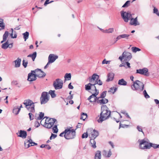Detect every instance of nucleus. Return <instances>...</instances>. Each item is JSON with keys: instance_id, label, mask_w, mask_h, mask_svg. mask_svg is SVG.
<instances>
[{"instance_id": "f257e3e1", "label": "nucleus", "mask_w": 159, "mask_h": 159, "mask_svg": "<svg viewBox=\"0 0 159 159\" xmlns=\"http://www.w3.org/2000/svg\"><path fill=\"white\" fill-rule=\"evenodd\" d=\"M111 115V111L106 105H102L101 107L100 117L98 120L99 123H102L109 118Z\"/></svg>"}, {"instance_id": "f03ea898", "label": "nucleus", "mask_w": 159, "mask_h": 159, "mask_svg": "<svg viewBox=\"0 0 159 159\" xmlns=\"http://www.w3.org/2000/svg\"><path fill=\"white\" fill-rule=\"evenodd\" d=\"M144 85L143 83L139 80H136L133 82V84L131 85V88L134 90H140L141 91L144 89Z\"/></svg>"}, {"instance_id": "7ed1b4c3", "label": "nucleus", "mask_w": 159, "mask_h": 159, "mask_svg": "<svg viewBox=\"0 0 159 159\" xmlns=\"http://www.w3.org/2000/svg\"><path fill=\"white\" fill-rule=\"evenodd\" d=\"M23 104L25 105L26 109L30 112H35L34 104L32 101L30 99L25 100Z\"/></svg>"}, {"instance_id": "20e7f679", "label": "nucleus", "mask_w": 159, "mask_h": 159, "mask_svg": "<svg viewBox=\"0 0 159 159\" xmlns=\"http://www.w3.org/2000/svg\"><path fill=\"white\" fill-rule=\"evenodd\" d=\"M44 118H46L44 123L45 127L48 129H50L55 124L57 125V122L56 119L52 118H49L48 117L45 116Z\"/></svg>"}, {"instance_id": "39448f33", "label": "nucleus", "mask_w": 159, "mask_h": 159, "mask_svg": "<svg viewBox=\"0 0 159 159\" xmlns=\"http://www.w3.org/2000/svg\"><path fill=\"white\" fill-rule=\"evenodd\" d=\"M66 129L67 132L66 134L64 135L65 138L68 140L74 138L76 135L75 130L70 129V128H67Z\"/></svg>"}, {"instance_id": "423d86ee", "label": "nucleus", "mask_w": 159, "mask_h": 159, "mask_svg": "<svg viewBox=\"0 0 159 159\" xmlns=\"http://www.w3.org/2000/svg\"><path fill=\"white\" fill-rule=\"evenodd\" d=\"M138 142L139 143L140 148L142 149H149V148L147 147L149 145L150 143L148 139H139Z\"/></svg>"}, {"instance_id": "0eeeda50", "label": "nucleus", "mask_w": 159, "mask_h": 159, "mask_svg": "<svg viewBox=\"0 0 159 159\" xmlns=\"http://www.w3.org/2000/svg\"><path fill=\"white\" fill-rule=\"evenodd\" d=\"M49 96L47 92H42L40 98V101L41 104H45L47 103L49 100Z\"/></svg>"}, {"instance_id": "6e6552de", "label": "nucleus", "mask_w": 159, "mask_h": 159, "mask_svg": "<svg viewBox=\"0 0 159 159\" xmlns=\"http://www.w3.org/2000/svg\"><path fill=\"white\" fill-rule=\"evenodd\" d=\"M63 81L59 79H57L53 82V86L56 90L61 89L62 88Z\"/></svg>"}, {"instance_id": "1a4fd4ad", "label": "nucleus", "mask_w": 159, "mask_h": 159, "mask_svg": "<svg viewBox=\"0 0 159 159\" xmlns=\"http://www.w3.org/2000/svg\"><path fill=\"white\" fill-rule=\"evenodd\" d=\"M120 13L122 18L125 22H128L132 16V15L128 12L122 11H121Z\"/></svg>"}, {"instance_id": "9d476101", "label": "nucleus", "mask_w": 159, "mask_h": 159, "mask_svg": "<svg viewBox=\"0 0 159 159\" xmlns=\"http://www.w3.org/2000/svg\"><path fill=\"white\" fill-rule=\"evenodd\" d=\"M87 132L89 134V136L91 138L95 139L99 135L98 131L95 129H93L92 128L88 129Z\"/></svg>"}, {"instance_id": "9b49d317", "label": "nucleus", "mask_w": 159, "mask_h": 159, "mask_svg": "<svg viewBox=\"0 0 159 159\" xmlns=\"http://www.w3.org/2000/svg\"><path fill=\"white\" fill-rule=\"evenodd\" d=\"M31 71L34 73L37 72V74H36V76L40 78H43L46 75V74L40 69H37Z\"/></svg>"}, {"instance_id": "f8f14e48", "label": "nucleus", "mask_w": 159, "mask_h": 159, "mask_svg": "<svg viewBox=\"0 0 159 159\" xmlns=\"http://www.w3.org/2000/svg\"><path fill=\"white\" fill-rule=\"evenodd\" d=\"M122 55L125 61H129L132 57L131 53L128 52H124Z\"/></svg>"}, {"instance_id": "ddd939ff", "label": "nucleus", "mask_w": 159, "mask_h": 159, "mask_svg": "<svg viewBox=\"0 0 159 159\" xmlns=\"http://www.w3.org/2000/svg\"><path fill=\"white\" fill-rule=\"evenodd\" d=\"M148 71V69L147 68H144L142 69L137 70L136 73H139L148 76L149 75V74L147 73Z\"/></svg>"}, {"instance_id": "4468645a", "label": "nucleus", "mask_w": 159, "mask_h": 159, "mask_svg": "<svg viewBox=\"0 0 159 159\" xmlns=\"http://www.w3.org/2000/svg\"><path fill=\"white\" fill-rule=\"evenodd\" d=\"M35 73L31 72L29 73L28 75L27 80L29 81H32L36 80V75Z\"/></svg>"}, {"instance_id": "2eb2a0df", "label": "nucleus", "mask_w": 159, "mask_h": 159, "mask_svg": "<svg viewBox=\"0 0 159 159\" xmlns=\"http://www.w3.org/2000/svg\"><path fill=\"white\" fill-rule=\"evenodd\" d=\"M99 79V75L96 74H94L91 77L89 78V81L90 83L93 84Z\"/></svg>"}, {"instance_id": "dca6fc26", "label": "nucleus", "mask_w": 159, "mask_h": 159, "mask_svg": "<svg viewBox=\"0 0 159 159\" xmlns=\"http://www.w3.org/2000/svg\"><path fill=\"white\" fill-rule=\"evenodd\" d=\"M129 20H130L129 24L131 25L136 26L139 25L140 24L138 21L137 17L135 18H134L132 17V16Z\"/></svg>"}, {"instance_id": "f3484780", "label": "nucleus", "mask_w": 159, "mask_h": 159, "mask_svg": "<svg viewBox=\"0 0 159 159\" xmlns=\"http://www.w3.org/2000/svg\"><path fill=\"white\" fill-rule=\"evenodd\" d=\"M16 134L18 137L22 138L23 139L25 138L27 136L26 132L24 130H20V133H17Z\"/></svg>"}, {"instance_id": "a211bd4d", "label": "nucleus", "mask_w": 159, "mask_h": 159, "mask_svg": "<svg viewBox=\"0 0 159 159\" xmlns=\"http://www.w3.org/2000/svg\"><path fill=\"white\" fill-rule=\"evenodd\" d=\"M129 35V34H126L119 35L116 38L115 42H116L118 40L120 39L121 38H125L126 39H128Z\"/></svg>"}, {"instance_id": "6ab92c4d", "label": "nucleus", "mask_w": 159, "mask_h": 159, "mask_svg": "<svg viewBox=\"0 0 159 159\" xmlns=\"http://www.w3.org/2000/svg\"><path fill=\"white\" fill-rule=\"evenodd\" d=\"M58 56L57 55H55L54 54H50L48 57V60L50 59L51 61H53L52 63L55 61L56 59H57Z\"/></svg>"}, {"instance_id": "aec40b11", "label": "nucleus", "mask_w": 159, "mask_h": 159, "mask_svg": "<svg viewBox=\"0 0 159 159\" xmlns=\"http://www.w3.org/2000/svg\"><path fill=\"white\" fill-rule=\"evenodd\" d=\"M114 76V74L112 72L109 73L107 75V82H109L112 81L113 79Z\"/></svg>"}, {"instance_id": "412c9836", "label": "nucleus", "mask_w": 159, "mask_h": 159, "mask_svg": "<svg viewBox=\"0 0 159 159\" xmlns=\"http://www.w3.org/2000/svg\"><path fill=\"white\" fill-rule=\"evenodd\" d=\"M21 59L18 58L16 60L14 61L15 67H19L20 66Z\"/></svg>"}, {"instance_id": "4be33fe9", "label": "nucleus", "mask_w": 159, "mask_h": 159, "mask_svg": "<svg viewBox=\"0 0 159 159\" xmlns=\"http://www.w3.org/2000/svg\"><path fill=\"white\" fill-rule=\"evenodd\" d=\"M101 152L100 151L98 150L95 153L94 159H101Z\"/></svg>"}, {"instance_id": "5701e85b", "label": "nucleus", "mask_w": 159, "mask_h": 159, "mask_svg": "<svg viewBox=\"0 0 159 159\" xmlns=\"http://www.w3.org/2000/svg\"><path fill=\"white\" fill-rule=\"evenodd\" d=\"M149 145L148 146H147V148H149V149H150L151 147H153L154 149H156L157 148H159V145L156 144L155 143H153L150 142Z\"/></svg>"}, {"instance_id": "b1692460", "label": "nucleus", "mask_w": 159, "mask_h": 159, "mask_svg": "<svg viewBox=\"0 0 159 159\" xmlns=\"http://www.w3.org/2000/svg\"><path fill=\"white\" fill-rule=\"evenodd\" d=\"M98 94V92L96 93H94L88 98V99L90 102V101H92V100H91V99L93 98V99H94V98H96V96H97Z\"/></svg>"}, {"instance_id": "393cba45", "label": "nucleus", "mask_w": 159, "mask_h": 159, "mask_svg": "<svg viewBox=\"0 0 159 159\" xmlns=\"http://www.w3.org/2000/svg\"><path fill=\"white\" fill-rule=\"evenodd\" d=\"M118 84L120 85L125 86L127 84V82L123 79L119 80Z\"/></svg>"}, {"instance_id": "a878e982", "label": "nucleus", "mask_w": 159, "mask_h": 159, "mask_svg": "<svg viewBox=\"0 0 159 159\" xmlns=\"http://www.w3.org/2000/svg\"><path fill=\"white\" fill-rule=\"evenodd\" d=\"M108 102V99L105 98H103L102 99L99 100L97 101V102L101 104H106Z\"/></svg>"}, {"instance_id": "bb28decb", "label": "nucleus", "mask_w": 159, "mask_h": 159, "mask_svg": "<svg viewBox=\"0 0 159 159\" xmlns=\"http://www.w3.org/2000/svg\"><path fill=\"white\" fill-rule=\"evenodd\" d=\"M37 56V52H34L33 54H30L27 56V57H30L31 58L33 61L35 60Z\"/></svg>"}, {"instance_id": "cd10ccee", "label": "nucleus", "mask_w": 159, "mask_h": 159, "mask_svg": "<svg viewBox=\"0 0 159 159\" xmlns=\"http://www.w3.org/2000/svg\"><path fill=\"white\" fill-rule=\"evenodd\" d=\"M65 82L66 80H70L71 78V74L70 73H66L64 76Z\"/></svg>"}, {"instance_id": "c85d7f7f", "label": "nucleus", "mask_w": 159, "mask_h": 159, "mask_svg": "<svg viewBox=\"0 0 159 159\" xmlns=\"http://www.w3.org/2000/svg\"><path fill=\"white\" fill-rule=\"evenodd\" d=\"M94 139L93 138H91L90 140V143L92 144V147L93 148H95L96 147V142Z\"/></svg>"}, {"instance_id": "c756f323", "label": "nucleus", "mask_w": 159, "mask_h": 159, "mask_svg": "<svg viewBox=\"0 0 159 159\" xmlns=\"http://www.w3.org/2000/svg\"><path fill=\"white\" fill-rule=\"evenodd\" d=\"M93 83H89L85 86V89L86 90H89L91 89V86H93Z\"/></svg>"}, {"instance_id": "7c9ffc66", "label": "nucleus", "mask_w": 159, "mask_h": 159, "mask_svg": "<svg viewBox=\"0 0 159 159\" xmlns=\"http://www.w3.org/2000/svg\"><path fill=\"white\" fill-rule=\"evenodd\" d=\"M9 46V43L8 41H7L5 43L2 44V48L3 49H7Z\"/></svg>"}, {"instance_id": "2f4dec72", "label": "nucleus", "mask_w": 159, "mask_h": 159, "mask_svg": "<svg viewBox=\"0 0 159 159\" xmlns=\"http://www.w3.org/2000/svg\"><path fill=\"white\" fill-rule=\"evenodd\" d=\"M20 110V108L15 107L13 109V112L16 115H17Z\"/></svg>"}, {"instance_id": "473e14b6", "label": "nucleus", "mask_w": 159, "mask_h": 159, "mask_svg": "<svg viewBox=\"0 0 159 159\" xmlns=\"http://www.w3.org/2000/svg\"><path fill=\"white\" fill-rule=\"evenodd\" d=\"M23 35L24 39H25V41L28 38L29 36V33L28 32L26 31L23 34Z\"/></svg>"}, {"instance_id": "72a5a7b5", "label": "nucleus", "mask_w": 159, "mask_h": 159, "mask_svg": "<svg viewBox=\"0 0 159 159\" xmlns=\"http://www.w3.org/2000/svg\"><path fill=\"white\" fill-rule=\"evenodd\" d=\"M117 89L116 88L111 87L110 89L108 91V92L114 94L117 90Z\"/></svg>"}, {"instance_id": "f704fd0d", "label": "nucleus", "mask_w": 159, "mask_h": 159, "mask_svg": "<svg viewBox=\"0 0 159 159\" xmlns=\"http://www.w3.org/2000/svg\"><path fill=\"white\" fill-rule=\"evenodd\" d=\"M44 116V113L42 112H40L39 117H38L37 119L38 120H41L44 119L43 118Z\"/></svg>"}, {"instance_id": "c9c22d12", "label": "nucleus", "mask_w": 159, "mask_h": 159, "mask_svg": "<svg viewBox=\"0 0 159 159\" xmlns=\"http://www.w3.org/2000/svg\"><path fill=\"white\" fill-rule=\"evenodd\" d=\"M55 90L53 91L50 90L49 92V93L51 95L52 98H54L56 96V95L55 94Z\"/></svg>"}, {"instance_id": "e433bc0d", "label": "nucleus", "mask_w": 159, "mask_h": 159, "mask_svg": "<svg viewBox=\"0 0 159 159\" xmlns=\"http://www.w3.org/2000/svg\"><path fill=\"white\" fill-rule=\"evenodd\" d=\"M96 84H98L99 85H102V82L100 80V79L96 81L93 84V85H95Z\"/></svg>"}, {"instance_id": "4c0bfd02", "label": "nucleus", "mask_w": 159, "mask_h": 159, "mask_svg": "<svg viewBox=\"0 0 159 159\" xmlns=\"http://www.w3.org/2000/svg\"><path fill=\"white\" fill-rule=\"evenodd\" d=\"M114 31L113 28H110L108 29H106L105 33H111Z\"/></svg>"}, {"instance_id": "58836bf2", "label": "nucleus", "mask_w": 159, "mask_h": 159, "mask_svg": "<svg viewBox=\"0 0 159 159\" xmlns=\"http://www.w3.org/2000/svg\"><path fill=\"white\" fill-rule=\"evenodd\" d=\"M8 32L7 31H6L5 32L3 36V39H4V40H7V38L8 36Z\"/></svg>"}, {"instance_id": "ea45409f", "label": "nucleus", "mask_w": 159, "mask_h": 159, "mask_svg": "<svg viewBox=\"0 0 159 159\" xmlns=\"http://www.w3.org/2000/svg\"><path fill=\"white\" fill-rule=\"evenodd\" d=\"M29 142V143H30V144H31V145H30V146H33L34 145H32V144H34V142H33L32 140L31 139H30L29 140H26V141L24 143V145L25 146H26V143Z\"/></svg>"}, {"instance_id": "a19ab883", "label": "nucleus", "mask_w": 159, "mask_h": 159, "mask_svg": "<svg viewBox=\"0 0 159 159\" xmlns=\"http://www.w3.org/2000/svg\"><path fill=\"white\" fill-rule=\"evenodd\" d=\"M131 49L133 52H136L137 51H140V49L139 48L136 47H132L131 48Z\"/></svg>"}, {"instance_id": "79ce46f5", "label": "nucleus", "mask_w": 159, "mask_h": 159, "mask_svg": "<svg viewBox=\"0 0 159 159\" xmlns=\"http://www.w3.org/2000/svg\"><path fill=\"white\" fill-rule=\"evenodd\" d=\"M53 132L54 133H57L58 132V129L57 128V125H55L52 128Z\"/></svg>"}, {"instance_id": "37998d69", "label": "nucleus", "mask_w": 159, "mask_h": 159, "mask_svg": "<svg viewBox=\"0 0 159 159\" xmlns=\"http://www.w3.org/2000/svg\"><path fill=\"white\" fill-rule=\"evenodd\" d=\"M107 91H105L102 92L99 98H104L106 96Z\"/></svg>"}, {"instance_id": "c03bdc74", "label": "nucleus", "mask_w": 159, "mask_h": 159, "mask_svg": "<svg viewBox=\"0 0 159 159\" xmlns=\"http://www.w3.org/2000/svg\"><path fill=\"white\" fill-rule=\"evenodd\" d=\"M87 114L86 113H83L81 114V117L80 119H82L83 120H84L85 119L87 118Z\"/></svg>"}, {"instance_id": "a18cd8bd", "label": "nucleus", "mask_w": 159, "mask_h": 159, "mask_svg": "<svg viewBox=\"0 0 159 159\" xmlns=\"http://www.w3.org/2000/svg\"><path fill=\"white\" fill-rule=\"evenodd\" d=\"M130 1H127L122 6V7H128L130 5Z\"/></svg>"}, {"instance_id": "49530a36", "label": "nucleus", "mask_w": 159, "mask_h": 159, "mask_svg": "<svg viewBox=\"0 0 159 159\" xmlns=\"http://www.w3.org/2000/svg\"><path fill=\"white\" fill-rule=\"evenodd\" d=\"M143 93L145 98H150V96L148 94L146 90H145L143 91Z\"/></svg>"}, {"instance_id": "de8ad7c7", "label": "nucleus", "mask_w": 159, "mask_h": 159, "mask_svg": "<svg viewBox=\"0 0 159 159\" xmlns=\"http://www.w3.org/2000/svg\"><path fill=\"white\" fill-rule=\"evenodd\" d=\"M153 12L159 16V12H158V9L155 7H154L153 9Z\"/></svg>"}, {"instance_id": "09e8293b", "label": "nucleus", "mask_w": 159, "mask_h": 159, "mask_svg": "<svg viewBox=\"0 0 159 159\" xmlns=\"http://www.w3.org/2000/svg\"><path fill=\"white\" fill-rule=\"evenodd\" d=\"M87 132L86 133H84L82 134V137L83 139L87 138L88 136V134L87 133Z\"/></svg>"}, {"instance_id": "8fccbe9b", "label": "nucleus", "mask_w": 159, "mask_h": 159, "mask_svg": "<svg viewBox=\"0 0 159 159\" xmlns=\"http://www.w3.org/2000/svg\"><path fill=\"white\" fill-rule=\"evenodd\" d=\"M128 61H125V64L126 66V67H125V68H130V64Z\"/></svg>"}, {"instance_id": "3c124183", "label": "nucleus", "mask_w": 159, "mask_h": 159, "mask_svg": "<svg viewBox=\"0 0 159 159\" xmlns=\"http://www.w3.org/2000/svg\"><path fill=\"white\" fill-rule=\"evenodd\" d=\"M29 116L30 120H33L34 119V116L31 113H29Z\"/></svg>"}, {"instance_id": "603ef678", "label": "nucleus", "mask_w": 159, "mask_h": 159, "mask_svg": "<svg viewBox=\"0 0 159 159\" xmlns=\"http://www.w3.org/2000/svg\"><path fill=\"white\" fill-rule=\"evenodd\" d=\"M25 60H23L22 61V65L25 68H26L27 66L28 62L27 61L25 62Z\"/></svg>"}, {"instance_id": "864d4df0", "label": "nucleus", "mask_w": 159, "mask_h": 159, "mask_svg": "<svg viewBox=\"0 0 159 159\" xmlns=\"http://www.w3.org/2000/svg\"><path fill=\"white\" fill-rule=\"evenodd\" d=\"M53 61H51L50 59L49 61H48L46 65L44 67V69H46L47 68L48 66L49 65L50 63H52Z\"/></svg>"}, {"instance_id": "5fc2aeb1", "label": "nucleus", "mask_w": 159, "mask_h": 159, "mask_svg": "<svg viewBox=\"0 0 159 159\" xmlns=\"http://www.w3.org/2000/svg\"><path fill=\"white\" fill-rule=\"evenodd\" d=\"M57 136V135L52 134L51 136L50 137V139L51 140L52 139H54Z\"/></svg>"}, {"instance_id": "6e6d98bb", "label": "nucleus", "mask_w": 159, "mask_h": 159, "mask_svg": "<svg viewBox=\"0 0 159 159\" xmlns=\"http://www.w3.org/2000/svg\"><path fill=\"white\" fill-rule=\"evenodd\" d=\"M66 131H67L66 130V129H65L64 131L62 132L60 134L59 136L61 137H63V136H64V135H65L66 134V132H67Z\"/></svg>"}, {"instance_id": "4d7b16f0", "label": "nucleus", "mask_w": 159, "mask_h": 159, "mask_svg": "<svg viewBox=\"0 0 159 159\" xmlns=\"http://www.w3.org/2000/svg\"><path fill=\"white\" fill-rule=\"evenodd\" d=\"M95 85H93V86H91V88L92 89V90H94L95 91V93L97 92L98 91H97V89L96 88V87L95 86Z\"/></svg>"}, {"instance_id": "13d9d810", "label": "nucleus", "mask_w": 159, "mask_h": 159, "mask_svg": "<svg viewBox=\"0 0 159 159\" xmlns=\"http://www.w3.org/2000/svg\"><path fill=\"white\" fill-rule=\"evenodd\" d=\"M99 97L98 98L96 97V98H94V99H92V101H90V102H95L96 101L97 102L98 100V99L99 98Z\"/></svg>"}, {"instance_id": "bf43d9fd", "label": "nucleus", "mask_w": 159, "mask_h": 159, "mask_svg": "<svg viewBox=\"0 0 159 159\" xmlns=\"http://www.w3.org/2000/svg\"><path fill=\"white\" fill-rule=\"evenodd\" d=\"M49 0H46V1H45L44 3V5L45 6H46L48 4L50 3H52V2H53V1H50V2H49Z\"/></svg>"}, {"instance_id": "052dcab7", "label": "nucleus", "mask_w": 159, "mask_h": 159, "mask_svg": "<svg viewBox=\"0 0 159 159\" xmlns=\"http://www.w3.org/2000/svg\"><path fill=\"white\" fill-rule=\"evenodd\" d=\"M110 61H107L105 59H104L102 61V64H109Z\"/></svg>"}, {"instance_id": "680f3d73", "label": "nucleus", "mask_w": 159, "mask_h": 159, "mask_svg": "<svg viewBox=\"0 0 159 159\" xmlns=\"http://www.w3.org/2000/svg\"><path fill=\"white\" fill-rule=\"evenodd\" d=\"M39 123L37 121H36L34 123L35 126L36 127H38L40 126Z\"/></svg>"}, {"instance_id": "e2e57ef3", "label": "nucleus", "mask_w": 159, "mask_h": 159, "mask_svg": "<svg viewBox=\"0 0 159 159\" xmlns=\"http://www.w3.org/2000/svg\"><path fill=\"white\" fill-rule=\"evenodd\" d=\"M0 27H1L2 29L4 28L5 25L3 21H1V22L0 23Z\"/></svg>"}, {"instance_id": "0e129e2a", "label": "nucleus", "mask_w": 159, "mask_h": 159, "mask_svg": "<svg viewBox=\"0 0 159 159\" xmlns=\"http://www.w3.org/2000/svg\"><path fill=\"white\" fill-rule=\"evenodd\" d=\"M137 129L139 131L142 132L143 133V132L142 131V129L140 126H138L137 127Z\"/></svg>"}, {"instance_id": "69168bd1", "label": "nucleus", "mask_w": 159, "mask_h": 159, "mask_svg": "<svg viewBox=\"0 0 159 159\" xmlns=\"http://www.w3.org/2000/svg\"><path fill=\"white\" fill-rule=\"evenodd\" d=\"M107 151L105 150H104L102 152V155L104 157H107Z\"/></svg>"}, {"instance_id": "338daca9", "label": "nucleus", "mask_w": 159, "mask_h": 159, "mask_svg": "<svg viewBox=\"0 0 159 159\" xmlns=\"http://www.w3.org/2000/svg\"><path fill=\"white\" fill-rule=\"evenodd\" d=\"M10 36L12 38H16L17 37V34H14V36H13V33H12L11 31V33L10 34Z\"/></svg>"}, {"instance_id": "774afa93", "label": "nucleus", "mask_w": 159, "mask_h": 159, "mask_svg": "<svg viewBox=\"0 0 159 159\" xmlns=\"http://www.w3.org/2000/svg\"><path fill=\"white\" fill-rule=\"evenodd\" d=\"M71 83H70L68 85V88L70 89H73L74 88L73 86H72L71 84Z\"/></svg>"}]
</instances>
